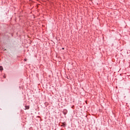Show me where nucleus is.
I'll return each instance as SVG.
<instances>
[{"mask_svg":"<svg viewBox=\"0 0 130 130\" xmlns=\"http://www.w3.org/2000/svg\"><path fill=\"white\" fill-rule=\"evenodd\" d=\"M25 61H26V59H24Z\"/></svg>","mask_w":130,"mask_h":130,"instance_id":"obj_4","label":"nucleus"},{"mask_svg":"<svg viewBox=\"0 0 130 130\" xmlns=\"http://www.w3.org/2000/svg\"><path fill=\"white\" fill-rule=\"evenodd\" d=\"M29 106H25V109H29Z\"/></svg>","mask_w":130,"mask_h":130,"instance_id":"obj_2","label":"nucleus"},{"mask_svg":"<svg viewBox=\"0 0 130 130\" xmlns=\"http://www.w3.org/2000/svg\"><path fill=\"white\" fill-rule=\"evenodd\" d=\"M3 67L0 66V71H3Z\"/></svg>","mask_w":130,"mask_h":130,"instance_id":"obj_1","label":"nucleus"},{"mask_svg":"<svg viewBox=\"0 0 130 130\" xmlns=\"http://www.w3.org/2000/svg\"><path fill=\"white\" fill-rule=\"evenodd\" d=\"M62 49H64V48H62Z\"/></svg>","mask_w":130,"mask_h":130,"instance_id":"obj_3","label":"nucleus"}]
</instances>
